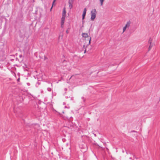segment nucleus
<instances>
[{"label": "nucleus", "instance_id": "obj_1", "mask_svg": "<svg viewBox=\"0 0 160 160\" xmlns=\"http://www.w3.org/2000/svg\"><path fill=\"white\" fill-rule=\"evenodd\" d=\"M97 13V11L96 9H92L91 11V19L92 21H93L96 18Z\"/></svg>", "mask_w": 160, "mask_h": 160}, {"label": "nucleus", "instance_id": "obj_2", "mask_svg": "<svg viewBox=\"0 0 160 160\" xmlns=\"http://www.w3.org/2000/svg\"><path fill=\"white\" fill-rule=\"evenodd\" d=\"M82 36L83 38H84L85 39L88 38V39L89 38V44L90 43L91 38L90 37H89L88 33H82Z\"/></svg>", "mask_w": 160, "mask_h": 160}, {"label": "nucleus", "instance_id": "obj_3", "mask_svg": "<svg viewBox=\"0 0 160 160\" xmlns=\"http://www.w3.org/2000/svg\"><path fill=\"white\" fill-rule=\"evenodd\" d=\"M86 11H87V9L86 8H84V9L83 10V13H82V20H83L84 19L85 16L86 15Z\"/></svg>", "mask_w": 160, "mask_h": 160}, {"label": "nucleus", "instance_id": "obj_4", "mask_svg": "<svg viewBox=\"0 0 160 160\" xmlns=\"http://www.w3.org/2000/svg\"><path fill=\"white\" fill-rule=\"evenodd\" d=\"M149 43H150V45L149 47V51L150 50L152 47L153 45L152 43V39L151 38H150L149 40Z\"/></svg>", "mask_w": 160, "mask_h": 160}, {"label": "nucleus", "instance_id": "obj_5", "mask_svg": "<svg viewBox=\"0 0 160 160\" xmlns=\"http://www.w3.org/2000/svg\"><path fill=\"white\" fill-rule=\"evenodd\" d=\"M130 24L131 22L129 21L127 22L126 24L125 25V26L126 27L127 29H128L130 26Z\"/></svg>", "mask_w": 160, "mask_h": 160}, {"label": "nucleus", "instance_id": "obj_6", "mask_svg": "<svg viewBox=\"0 0 160 160\" xmlns=\"http://www.w3.org/2000/svg\"><path fill=\"white\" fill-rule=\"evenodd\" d=\"M66 12L65 10V8H63L62 13V16H66Z\"/></svg>", "mask_w": 160, "mask_h": 160}, {"label": "nucleus", "instance_id": "obj_7", "mask_svg": "<svg viewBox=\"0 0 160 160\" xmlns=\"http://www.w3.org/2000/svg\"><path fill=\"white\" fill-rule=\"evenodd\" d=\"M65 17L66 16H62V17L61 19V22H64Z\"/></svg>", "mask_w": 160, "mask_h": 160}, {"label": "nucleus", "instance_id": "obj_8", "mask_svg": "<svg viewBox=\"0 0 160 160\" xmlns=\"http://www.w3.org/2000/svg\"><path fill=\"white\" fill-rule=\"evenodd\" d=\"M69 8H70V9H71L72 8V7H73V6H72V4L73 3H69Z\"/></svg>", "mask_w": 160, "mask_h": 160}, {"label": "nucleus", "instance_id": "obj_9", "mask_svg": "<svg viewBox=\"0 0 160 160\" xmlns=\"http://www.w3.org/2000/svg\"><path fill=\"white\" fill-rule=\"evenodd\" d=\"M104 0H99L101 6H102L103 5V2L104 1Z\"/></svg>", "mask_w": 160, "mask_h": 160}, {"label": "nucleus", "instance_id": "obj_10", "mask_svg": "<svg viewBox=\"0 0 160 160\" xmlns=\"http://www.w3.org/2000/svg\"><path fill=\"white\" fill-rule=\"evenodd\" d=\"M127 29V28H126V27L125 26L123 28V33L125 31V30H126V29Z\"/></svg>", "mask_w": 160, "mask_h": 160}, {"label": "nucleus", "instance_id": "obj_11", "mask_svg": "<svg viewBox=\"0 0 160 160\" xmlns=\"http://www.w3.org/2000/svg\"><path fill=\"white\" fill-rule=\"evenodd\" d=\"M64 23V22H61V28H62L63 27Z\"/></svg>", "mask_w": 160, "mask_h": 160}, {"label": "nucleus", "instance_id": "obj_12", "mask_svg": "<svg viewBox=\"0 0 160 160\" xmlns=\"http://www.w3.org/2000/svg\"><path fill=\"white\" fill-rule=\"evenodd\" d=\"M74 0H69L68 3H73Z\"/></svg>", "mask_w": 160, "mask_h": 160}, {"label": "nucleus", "instance_id": "obj_13", "mask_svg": "<svg viewBox=\"0 0 160 160\" xmlns=\"http://www.w3.org/2000/svg\"><path fill=\"white\" fill-rule=\"evenodd\" d=\"M47 90L49 92L51 91V88H47Z\"/></svg>", "mask_w": 160, "mask_h": 160}, {"label": "nucleus", "instance_id": "obj_14", "mask_svg": "<svg viewBox=\"0 0 160 160\" xmlns=\"http://www.w3.org/2000/svg\"><path fill=\"white\" fill-rule=\"evenodd\" d=\"M56 0H54L52 2V6L54 5L55 2L56 1Z\"/></svg>", "mask_w": 160, "mask_h": 160}, {"label": "nucleus", "instance_id": "obj_15", "mask_svg": "<svg viewBox=\"0 0 160 160\" xmlns=\"http://www.w3.org/2000/svg\"><path fill=\"white\" fill-rule=\"evenodd\" d=\"M64 108H69V107H67V106H65V107H64Z\"/></svg>", "mask_w": 160, "mask_h": 160}, {"label": "nucleus", "instance_id": "obj_16", "mask_svg": "<svg viewBox=\"0 0 160 160\" xmlns=\"http://www.w3.org/2000/svg\"><path fill=\"white\" fill-rule=\"evenodd\" d=\"M27 84L28 85V86H29L30 85V83H27Z\"/></svg>", "mask_w": 160, "mask_h": 160}, {"label": "nucleus", "instance_id": "obj_17", "mask_svg": "<svg viewBox=\"0 0 160 160\" xmlns=\"http://www.w3.org/2000/svg\"><path fill=\"white\" fill-rule=\"evenodd\" d=\"M73 97H71V100H73Z\"/></svg>", "mask_w": 160, "mask_h": 160}, {"label": "nucleus", "instance_id": "obj_18", "mask_svg": "<svg viewBox=\"0 0 160 160\" xmlns=\"http://www.w3.org/2000/svg\"><path fill=\"white\" fill-rule=\"evenodd\" d=\"M19 80H20V78H19L18 79H17V81L18 82H19Z\"/></svg>", "mask_w": 160, "mask_h": 160}, {"label": "nucleus", "instance_id": "obj_19", "mask_svg": "<svg viewBox=\"0 0 160 160\" xmlns=\"http://www.w3.org/2000/svg\"><path fill=\"white\" fill-rule=\"evenodd\" d=\"M82 99H83V101H84L85 100L84 99V97H82Z\"/></svg>", "mask_w": 160, "mask_h": 160}, {"label": "nucleus", "instance_id": "obj_20", "mask_svg": "<svg viewBox=\"0 0 160 160\" xmlns=\"http://www.w3.org/2000/svg\"><path fill=\"white\" fill-rule=\"evenodd\" d=\"M66 104V103L65 102H63V105H65Z\"/></svg>", "mask_w": 160, "mask_h": 160}, {"label": "nucleus", "instance_id": "obj_21", "mask_svg": "<svg viewBox=\"0 0 160 160\" xmlns=\"http://www.w3.org/2000/svg\"><path fill=\"white\" fill-rule=\"evenodd\" d=\"M132 132H136L135 131H132Z\"/></svg>", "mask_w": 160, "mask_h": 160}, {"label": "nucleus", "instance_id": "obj_22", "mask_svg": "<svg viewBox=\"0 0 160 160\" xmlns=\"http://www.w3.org/2000/svg\"><path fill=\"white\" fill-rule=\"evenodd\" d=\"M67 33H68V30H67L66 31Z\"/></svg>", "mask_w": 160, "mask_h": 160}, {"label": "nucleus", "instance_id": "obj_23", "mask_svg": "<svg viewBox=\"0 0 160 160\" xmlns=\"http://www.w3.org/2000/svg\"><path fill=\"white\" fill-rule=\"evenodd\" d=\"M41 93H42L43 92V91H42H42H41Z\"/></svg>", "mask_w": 160, "mask_h": 160}, {"label": "nucleus", "instance_id": "obj_24", "mask_svg": "<svg viewBox=\"0 0 160 160\" xmlns=\"http://www.w3.org/2000/svg\"><path fill=\"white\" fill-rule=\"evenodd\" d=\"M53 6H52V7H51V10L52 9V8Z\"/></svg>", "mask_w": 160, "mask_h": 160}, {"label": "nucleus", "instance_id": "obj_25", "mask_svg": "<svg viewBox=\"0 0 160 160\" xmlns=\"http://www.w3.org/2000/svg\"><path fill=\"white\" fill-rule=\"evenodd\" d=\"M86 52V50H85L84 51V53H85Z\"/></svg>", "mask_w": 160, "mask_h": 160}, {"label": "nucleus", "instance_id": "obj_26", "mask_svg": "<svg viewBox=\"0 0 160 160\" xmlns=\"http://www.w3.org/2000/svg\"><path fill=\"white\" fill-rule=\"evenodd\" d=\"M122 152H123V153H124V150H123L122 151Z\"/></svg>", "mask_w": 160, "mask_h": 160}, {"label": "nucleus", "instance_id": "obj_27", "mask_svg": "<svg viewBox=\"0 0 160 160\" xmlns=\"http://www.w3.org/2000/svg\"><path fill=\"white\" fill-rule=\"evenodd\" d=\"M94 136H96V134H94Z\"/></svg>", "mask_w": 160, "mask_h": 160}, {"label": "nucleus", "instance_id": "obj_28", "mask_svg": "<svg viewBox=\"0 0 160 160\" xmlns=\"http://www.w3.org/2000/svg\"><path fill=\"white\" fill-rule=\"evenodd\" d=\"M129 159H132V158H130Z\"/></svg>", "mask_w": 160, "mask_h": 160}, {"label": "nucleus", "instance_id": "obj_29", "mask_svg": "<svg viewBox=\"0 0 160 160\" xmlns=\"http://www.w3.org/2000/svg\"><path fill=\"white\" fill-rule=\"evenodd\" d=\"M66 98H68V97H66Z\"/></svg>", "mask_w": 160, "mask_h": 160}, {"label": "nucleus", "instance_id": "obj_30", "mask_svg": "<svg viewBox=\"0 0 160 160\" xmlns=\"http://www.w3.org/2000/svg\"><path fill=\"white\" fill-rule=\"evenodd\" d=\"M126 153L127 154H128L127 152H126Z\"/></svg>", "mask_w": 160, "mask_h": 160}, {"label": "nucleus", "instance_id": "obj_31", "mask_svg": "<svg viewBox=\"0 0 160 160\" xmlns=\"http://www.w3.org/2000/svg\"><path fill=\"white\" fill-rule=\"evenodd\" d=\"M159 100L160 101V100Z\"/></svg>", "mask_w": 160, "mask_h": 160}]
</instances>
